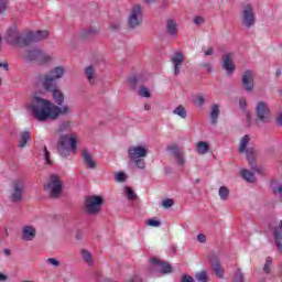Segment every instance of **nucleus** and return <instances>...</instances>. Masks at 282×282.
Returning a JSON list of instances; mask_svg holds the SVG:
<instances>
[{
	"label": "nucleus",
	"instance_id": "36",
	"mask_svg": "<svg viewBox=\"0 0 282 282\" xmlns=\"http://www.w3.org/2000/svg\"><path fill=\"white\" fill-rule=\"evenodd\" d=\"M138 94L141 98H151V90L147 86H140Z\"/></svg>",
	"mask_w": 282,
	"mask_h": 282
},
{
	"label": "nucleus",
	"instance_id": "3",
	"mask_svg": "<svg viewBox=\"0 0 282 282\" xmlns=\"http://www.w3.org/2000/svg\"><path fill=\"white\" fill-rule=\"evenodd\" d=\"M148 155L149 144L147 143H138L128 148V158L131 162H134L138 169H147V162H144V158Z\"/></svg>",
	"mask_w": 282,
	"mask_h": 282
},
{
	"label": "nucleus",
	"instance_id": "4",
	"mask_svg": "<svg viewBox=\"0 0 282 282\" xmlns=\"http://www.w3.org/2000/svg\"><path fill=\"white\" fill-rule=\"evenodd\" d=\"M251 142H252V137L250 134L243 135L239 141L238 151H239V153L247 154L248 163L250 164V166L254 173H257L258 175H263V170L261 167L257 166V164H254V161L257 159V153L250 152L248 150V147Z\"/></svg>",
	"mask_w": 282,
	"mask_h": 282
},
{
	"label": "nucleus",
	"instance_id": "18",
	"mask_svg": "<svg viewBox=\"0 0 282 282\" xmlns=\"http://www.w3.org/2000/svg\"><path fill=\"white\" fill-rule=\"evenodd\" d=\"M47 36H50V32L47 30L28 31L29 45H31V43H36L39 41H45Z\"/></svg>",
	"mask_w": 282,
	"mask_h": 282
},
{
	"label": "nucleus",
	"instance_id": "51",
	"mask_svg": "<svg viewBox=\"0 0 282 282\" xmlns=\"http://www.w3.org/2000/svg\"><path fill=\"white\" fill-rule=\"evenodd\" d=\"M98 29H88L84 31V36H89V34H97Z\"/></svg>",
	"mask_w": 282,
	"mask_h": 282
},
{
	"label": "nucleus",
	"instance_id": "34",
	"mask_svg": "<svg viewBox=\"0 0 282 282\" xmlns=\"http://www.w3.org/2000/svg\"><path fill=\"white\" fill-rule=\"evenodd\" d=\"M241 176L246 182H254L257 177L254 176V172H251L250 170H242L241 171Z\"/></svg>",
	"mask_w": 282,
	"mask_h": 282
},
{
	"label": "nucleus",
	"instance_id": "55",
	"mask_svg": "<svg viewBox=\"0 0 282 282\" xmlns=\"http://www.w3.org/2000/svg\"><path fill=\"white\" fill-rule=\"evenodd\" d=\"M247 105L248 104H247L245 98L239 99V106H240L241 109H246Z\"/></svg>",
	"mask_w": 282,
	"mask_h": 282
},
{
	"label": "nucleus",
	"instance_id": "54",
	"mask_svg": "<svg viewBox=\"0 0 282 282\" xmlns=\"http://www.w3.org/2000/svg\"><path fill=\"white\" fill-rule=\"evenodd\" d=\"M197 241H198L199 243H206V235H204V234H198V236H197Z\"/></svg>",
	"mask_w": 282,
	"mask_h": 282
},
{
	"label": "nucleus",
	"instance_id": "33",
	"mask_svg": "<svg viewBox=\"0 0 282 282\" xmlns=\"http://www.w3.org/2000/svg\"><path fill=\"white\" fill-rule=\"evenodd\" d=\"M210 263L214 268L215 274L219 278V279H224V269H221V265H219V262H215L213 260V258H210Z\"/></svg>",
	"mask_w": 282,
	"mask_h": 282
},
{
	"label": "nucleus",
	"instance_id": "8",
	"mask_svg": "<svg viewBox=\"0 0 282 282\" xmlns=\"http://www.w3.org/2000/svg\"><path fill=\"white\" fill-rule=\"evenodd\" d=\"M240 20L245 28H254L257 18L254 17V4L252 2H245L240 10Z\"/></svg>",
	"mask_w": 282,
	"mask_h": 282
},
{
	"label": "nucleus",
	"instance_id": "35",
	"mask_svg": "<svg viewBox=\"0 0 282 282\" xmlns=\"http://www.w3.org/2000/svg\"><path fill=\"white\" fill-rule=\"evenodd\" d=\"M123 193H124L127 199H129L130 202L135 200V197H138V195L135 194V192H133V189H132L131 187H129V186H126V187L123 188Z\"/></svg>",
	"mask_w": 282,
	"mask_h": 282
},
{
	"label": "nucleus",
	"instance_id": "6",
	"mask_svg": "<svg viewBox=\"0 0 282 282\" xmlns=\"http://www.w3.org/2000/svg\"><path fill=\"white\" fill-rule=\"evenodd\" d=\"M7 43L13 45L14 47H26L30 45V40L28 37V31L25 33L19 32L17 28H10L7 32Z\"/></svg>",
	"mask_w": 282,
	"mask_h": 282
},
{
	"label": "nucleus",
	"instance_id": "5",
	"mask_svg": "<svg viewBox=\"0 0 282 282\" xmlns=\"http://www.w3.org/2000/svg\"><path fill=\"white\" fill-rule=\"evenodd\" d=\"M44 191L50 197H61V193H63V178L58 174H52L44 184Z\"/></svg>",
	"mask_w": 282,
	"mask_h": 282
},
{
	"label": "nucleus",
	"instance_id": "24",
	"mask_svg": "<svg viewBox=\"0 0 282 282\" xmlns=\"http://www.w3.org/2000/svg\"><path fill=\"white\" fill-rule=\"evenodd\" d=\"M43 51L41 48H31L30 51H28V53L24 55V59L25 61H39V58L41 57V53Z\"/></svg>",
	"mask_w": 282,
	"mask_h": 282
},
{
	"label": "nucleus",
	"instance_id": "21",
	"mask_svg": "<svg viewBox=\"0 0 282 282\" xmlns=\"http://www.w3.org/2000/svg\"><path fill=\"white\" fill-rule=\"evenodd\" d=\"M167 151H174V160L178 166H184L186 164V158L180 151H177V144H171L167 147Z\"/></svg>",
	"mask_w": 282,
	"mask_h": 282
},
{
	"label": "nucleus",
	"instance_id": "25",
	"mask_svg": "<svg viewBox=\"0 0 282 282\" xmlns=\"http://www.w3.org/2000/svg\"><path fill=\"white\" fill-rule=\"evenodd\" d=\"M166 32L170 36H176L177 34V21L173 19H169L166 21Z\"/></svg>",
	"mask_w": 282,
	"mask_h": 282
},
{
	"label": "nucleus",
	"instance_id": "7",
	"mask_svg": "<svg viewBox=\"0 0 282 282\" xmlns=\"http://www.w3.org/2000/svg\"><path fill=\"white\" fill-rule=\"evenodd\" d=\"M64 66H55L48 73H46L42 78V87L44 89H53L54 85H56V80H61L63 76H65Z\"/></svg>",
	"mask_w": 282,
	"mask_h": 282
},
{
	"label": "nucleus",
	"instance_id": "53",
	"mask_svg": "<svg viewBox=\"0 0 282 282\" xmlns=\"http://www.w3.org/2000/svg\"><path fill=\"white\" fill-rule=\"evenodd\" d=\"M182 282H195V279L191 275H183L182 276Z\"/></svg>",
	"mask_w": 282,
	"mask_h": 282
},
{
	"label": "nucleus",
	"instance_id": "20",
	"mask_svg": "<svg viewBox=\"0 0 282 282\" xmlns=\"http://www.w3.org/2000/svg\"><path fill=\"white\" fill-rule=\"evenodd\" d=\"M46 91H50L52 94V98L55 102V105H63L65 102V95L56 85H54L52 88H44Z\"/></svg>",
	"mask_w": 282,
	"mask_h": 282
},
{
	"label": "nucleus",
	"instance_id": "31",
	"mask_svg": "<svg viewBox=\"0 0 282 282\" xmlns=\"http://www.w3.org/2000/svg\"><path fill=\"white\" fill-rule=\"evenodd\" d=\"M74 129V122L69 120L62 121L58 126L59 133H65V131H72Z\"/></svg>",
	"mask_w": 282,
	"mask_h": 282
},
{
	"label": "nucleus",
	"instance_id": "32",
	"mask_svg": "<svg viewBox=\"0 0 282 282\" xmlns=\"http://www.w3.org/2000/svg\"><path fill=\"white\" fill-rule=\"evenodd\" d=\"M218 195L221 202H228V198L230 197V188L227 186H220L218 189Z\"/></svg>",
	"mask_w": 282,
	"mask_h": 282
},
{
	"label": "nucleus",
	"instance_id": "10",
	"mask_svg": "<svg viewBox=\"0 0 282 282\" xmlns=\"http://www.w3.org/2000/svg\"><path fill=\"white\" fill-rule=\"evenodd\" d=\"M256 118L261 124H268L272 122V111L270 106L265 101H259L256 105Z\"/></svg>",
	"mask_w": 282,
	"mask_h": 282
},
{
	"label": "nucleus",
	"instance_id": "60",
	"mask_svg": "<svg viewBox=\"0 0 282 282\" xmlns=\"http://www.w3.org/2000/svg\"><path fill=\"white\" fill-rule=\"evenodd\" d=\"M144 109H145V111H151V105L145 104V105H144Z\"/></svg>",
	"mask_w": 282,
	"mask_h": 282
},
{
	"label": "nucleus",
	"instance_id": "44",
	"mask_svg": "<svg viewBox=\"0 0 282 282\" xmlns=\"http://www.w3.org/2000/svg\"><path fill=\"white\" fill-rule=\"evenodd\" d=\"M109 28L112 32H118L122 28V22H111Z\"/></svg>",
	"mask_w": 282,
	"mask_h": 282
},
{
	"label": "nucleus",
	"instance_id": "13",
	"mask_svg": "<svg viewBox=\"0 0 282 282\" xmlns=\"http://www.w3.org/2000/svg\"><path fill=\"white\" fill-rule=\"evenodd\" d=\"M25 191V182L23 180H15L11 184L10 199L11 202H21L23 199V192Z\"/></svg>",
	"mask_w": 282,
	"mask_h": 282
},
{
	"label": "nucleus",
	"instance_id": "28",
	"mask_svg": "<svg viewBox=\"0 0 282 282\" xmlns=\"http://www.w3.org/2000/svg\"><path fill=\"white\" fill-rule=\"evenodd\" d=\"M30 140H32V133H30V131L22 132L19 143L20 149H24V147H28V142H30Z\"/></svg>",
	"mask_w": 282,
	"mask_h": 282
},
{
	"label": "nucleus",
	"instance_id": "48",
	"mask_svg": "<svg viewBox=\"0 0 282 282\" xmlns=\"http://www.w3.org/2000/svg\"><path fill=\"white\" fill-rule=\"evenodd\" d=\"M202 67L204 68V69H206V72H213V64L210 63V62H204L203 64H202Z\"/></svg>",
	"mask_w": 282,
	"mask_h": 282
},
{
	"label": "nucleus",
	"instance_id": "38",
	"mask_svg": "<svg viewBox=\"0 0 282 282\" xmlns=\"http://www.w3.org/2000/svg\"><path fill=\"white\" fill-rule=\"evenodd\" d=\"M271 270H272V257H268L265 259L263 272H265V274H270Z\"/></svg>",
	"mask_w": 282,
	"mask_h": 282
},
{
	"label": "nucleus",
	"instance_id": "29",
	"mask_svg": "<svg viewBox=\"0 0 282 282\" xmlns=\"http://www.w3.org/2000/svg\"><path fill=\"white\" fill-rule=\"evenodd\" d=\"M219 113H220L219 105L218 104H214L212 106V110H210V121H212V124H217V118H219Z\"/></svg>",
	"mask_w": 282,
	"mask_h": 282
},
{
	"label": "nucleus",
	"instance_id": "61",
	"mask_svg": "<svg viewBox=\"0 0 282 282\" xmlns=\"http://www.w3.org/2000/svg\"><path fill=\"white\" fill-rule=\"evenodd\" d=\"M4 254H7V256L10 254V249H6Z\"/></svg>",
	"mask_w": 282,
	"mask_h": 282
},
{
	"label": "nucleus",
	"instance_id": "9",
	"mask_svg": "<svg viewBox=\"0 0 282 282\" xmlns=\"http://www.w3.org/2000/svg\"><path fill=\"white\" fill-rule=\"evenodd\" d=\"M143 19H144V12L142 11V6L133 4L127 18L128 25L132 30H135V28H140V25H142Z\"/></svg>",
	"mask_w": 282,
	"mask_h": 282
},
{
	"label": "nucleus",
	"instance_id": "27",
	"mask_svg": "<svg viewBox=\"0 0 282 282\" xmlns=\"http://www.w3.org/2000/svg\"><path fill=\"white\" fill-rule=\"evenodd\" d=\"M172 113L173 116H178V118L182 120H186V118H188V112L183 105H178L176 108H174Z\"/></svg>",
	"mask_w": 282,
	"mask_h": 282
},
{
	"label": "nucleus",
	"instance_id": "42",
	"mask_svg": "<svg viewBox=\"0 0 282 282\" xmlns=\"http://www.w3.org/2000/svg\"><path fill=\"white\" fill-rule=\"evenodd\" d=\"M46 263H48V265H52L53 268H61V260L56 258H48L46 260Z\"/></svg>",
	"mask_w": 282,
	"mask_h": 282
},
{
	"label": "nucleus",
	"instance_id": "1",
	"mask_svg": "<svg viewBox=\"0 0 282 282\" xmlns=\"http://www.w3.org/2000/svg\"><path fill=\"white\" fill-rule=\"evenodd\" d=\"M26 111L37 120V122L55 121L61 116H68L70 109L69 106H57L52 100L45 99L39 95H31L26 101Z\"/></svg>",
	"mask_w": 282,
	"mask_h": 282
},
{
	"label": "nucleus",
	"instance_id": "22",
	"mask_svg": "<svg viewBox=\"0 0 282 282\" xmlns=\"http://www.w3.org/2000/svg\"><path fill=\"white\" fill-rule=\"evenodd\" d=\"M195 151L198 155H206L210 152V144L206 141H199L196 143Z\"/></svg>",
	"mask_w": 282,
	"mask_h": 282
},
{
	"label": "nucleus",
	"instance_id": "45",
	"mask_svg": "<svg viewBox=\"0 0 282 282\" xmlns=\"http://www.w3.org/2000/svg\"><path fill=\"white\" fill-rule=\"evenodd\" d=\"M243 273H241V270H237L235 278H234V282H243Z\"/></svg>",
	"mask_w": 282,
	"mask_h": 282
},
{
	"label": "nucleus",
	"instance_id": "39",
	"mask_svg": "<svg viewBox=\"0 0 282 282\" xmlns=\"http://www.w3.org/2000/svg\"><path fill=\"white\" fill-rule=\"evenodd\" d=\"M115 182H127V174L124 172H116Z\"/></svg>",
	"mask_w": 282,
	"mask_h": 282
},
{
	"label": "nucleus",
	"instance_id": "23",
	"mask_svg": "<svg viewBox=\"0 0 282 282\" xmlns=\"http://www.w3.org/2000/svg\"><path fill=\"white\" fill-rule=\"evenodd\" d=\"M85 75H86L88 83H90V85H94V83H96V78H97L96 66H94V65L87 66L85 68Z\"/></svg>",
	"mask_w": 282,
	"mask_h": 282
},
{
	"label": "nucleus",
	"instance_id": "12",
	"mask_svg": "<svg viewBox=\"0 0 282 282\" xmlns=\"http://www.w3.org/2000/svg\"><path fill=\"white\" fill-rule=\"evenodd\" d=\"M149 270L151 274H171L172 272L171 264L155 257L150 258Z\"/></svg>",
	"mask_w": 282,
	"mask_h": 282
},
{
	"label": "nucleus",
	"instance_id": "56",
	"mask_svg": "<svg viewBox=\"0 0 282 282\" xmlns=\"http://www.w3.org/2000/svg\"><path fill=\"white\" fill-rule=\"evenodd\" d=\"M245 116L247 118L248 123L251 124L252 123V115H250V111H246Z\"/></svg>",
	"mask_w": 282,
	"mask_h": 282
},
{
	"label": "nucleus",
	"instance_id": "62",
	"mask_svg": "<svg viewBox=\"0 0 282 282\" xmlns=\"http://www.w3.org/2000/svg\"><path fill=\"white\" fill-rule=\"evenodd\" d=\"M147 1V3H153V1H155V0H145Z\"/></svg>",
	"mask_w": 282,
	"mask_h": 282
},
{
	"label": "nucleus",
	"instance_id": "49",
	"mask_svg": "<svg viewBox=\"0 0 282 282\" xmlns=\"http://www.w3.org/2000/svg\"><path fill=\"white\" fill-rule=\"evenodd\" d=\"M204 22H205V20H204L203 17H196V18L194 19V24H195V25H204Z\"/></svg>",
	"mask_w": 282,
	"mask_h": 282
},
{
	"label": "nucleus",
	"instance_id": "19",
	"mask_svg": "<svg viewBox=\"0 0 282 282\" xmlns=\"http://www.w3.org/2000/svg\"><path fill=\"white\" fill-rule=\"evenodd\" d=\"M82 160L84 162V165L86 166V169H96V166L98 165L96 163V159H94V154H91V151L84 149L82 151Z\"/></svg>",
	"mask_w": 282,
	"mask_h": 282
},
{
	"label": "nucleus",
	"instance_id": "16",
	"mask_svg": "<svg viewBox=\"0 0 282 282\" xmlns=\"http://www.w3.org/2000/svg\"><path fill=\"white\" fill-rule=\"evenodd\" d=\"M242 88L248 94L254 91V70H245L241 77Z\"/></svg>",
	"mask_w": 282,
	"mask_h": 282
},
{
	"label": "nucleus",
	"instance_id": "40",
	"mask_svg": "<svg viewBox=\"0 0 282 282\" xmlns=\"http://www.w3.org/2000/svg\"><path fill=\"white\" fill-rule=\"evenodd\" d=\"M145 224L147 226H151V228H160V226H162V223L154 218L148 219Z\"/></svg>",
	"mask_w": 282,
	"mask_h": 282
},
{
	"label": "nucleus",
	"instance_id": "52",
	"mask_svg": "<svg viewBox=\"0 0 282 282\" xmlns=\"http://www.w3.org/2000/svg\"><path fill=\"white\" fill-rule=\"evenodd\" d=\"M44 158L46 164H52V160H50V152L47 151V148L44 149Z\"/></svg>",
	"mask_w": 282,
	"mask_h": 282
},
{
	"label": "nucleus",
	"instance_id": "26",
	"mask_svg": "<svg viewBox=\"0 0 282 282\" xmlns=\"http://www.w3.org/2000/svg\"><path fill=\"white\" fill-rule=\"evenodd\" d=\"M54 61V55L50 53H42L40 54V57L37 59L39 65H50Z\"/></svg>",
	"mask_w": 282,
	"mask_h": 282
},
{
	"label": "nucleus",
	"instance_id": "17",
	"mask_svg": "<svg viewBox=\"0 0 282 282\" xmlns=\"http://www.w3.org/2000/svg\"><path fill=\"white\" fill-rule=\"evenodd\" d=\"M22 241H34L36 239V226L26 224L21 229Z\"/></svg>",
	"mask_w": 282,
	"mask_h": 282
},
{
	"label": "nucleus",
	"instance_id": "46",
	"mask_svg": "<svg viewBox=\"0 0 282 282\" xmlns=\"http://www.w3.org/2000/svg\"><path fill=\"white\" fill-rule=\"evenodd\" d=\"M128 282H143L142 278L137 273H133L129 279Z\"/></svg>",
	"mask_w": 282,
	"mask_h": 282
},
{
	"label": "nucleus",
	"instance_id": "50",
	"mask_svg": "<svg viewBox=\"0 0 282 282\" xmlns=\"http://www.w3.org/2000/svg\"><path fill=\"white\" fill-rule=\"evenodd\" d=\"M204 54H205V56H213V54H215V50L209 46L204 50Z\"/></svg>",
	"mask_w": 282,
	"mask_h": 282
},
{
	"label": "nucleus",
	"instance_id": "14",
	"mask_svg": "<svg viewBox=\"0 0 282 282\" xmlns=\"http://www.w3.org/2000/svg\"><path fill=\"white\" fill-rule=\"evenodd\" d=\"M235 52H228L223 55V69L226 70L228 76H232L237 69V66L235 65Z\"/></svg>",
	"mask_w": 282,
	"mask_h": 282
},
{
	"label": "nucleus",
	"instance_id": "59",
	"mask_svg": "<svg viewBox=\"0 0 282 282\" xmlns=\"http://www.w3.org/2000/svg\"><path fill=\"white\" fill-rule=\"evenodd\" d=\"M281 74H282L281 68H276V70H275L276 78H279L281 76Z\"/></svg>",
	"mask_w": 282,
	"mask_h": 282
},
{
	"label": "nucleus",
	"instance_id": "2",
	"mask_svg": "<svg viewBox=\"0 0 282 282\" xmlns=\"http://www.w3.org/2000/svg\"><path fill=\"white\" fill-rule=\"evenodd\" d=\"M79 140L80 135L76 132L61 135L57 142V152L62 158H69L70 153H76Z\"/></svg>",
	"mask_w": 282,
	"mask_h": 282
},
{
	"label": "nucleus",
	"instance_id": "63",
	"mask_svg": "<svg viewBox=\"0 0 282 282\" xmlns=\"http://www.w3.org/2000/svg\"><path fill=\"white\" fill-rule=\"evenodd\" d=\"M4 232H6V236L8 237V229H6Z\"/></svg>",
	"mask_w": 282,
	"mask_h": 282
},
{
	"label": "nucleus",
	"instance_id": "47",
	"mask_svg": "<svg viewBox=\"0 0 282 282\" xmlns=\"http://www.w3.org/2000/svg\"><path fill=\"white\" fill-rule=\"evenodd\" d=\"M173 204H174V202L171 198H167V199L162 202L163 208H171V206H173Z\"/></svg>",
	"mask_w": 282,
	"mask_h": 282
},
{
	"label": "nucleus",
	"instance_id": "15",
	"mask_svg": "<svg viewBox=\"0 0 282 282\" xmlns=\"http://www.w3.org/2000/svg\"><path fill=\"white\" fill-rule=\"evenodd\" d=\"M186 57L182 52H174L171 56V64L175 76L182 74V67H184V61Z\"/></svg>",
	"mask_w": 282,
	"mask_h": 282
},
{
	"label": "nucleus",
	"instance_id": "43",
	"mask_svg": "<svg viewBox=\"0 0 282 282\" xmlns=\"http://www.w3.org/2000/svg\"><path fill=\"white\" fill-rule=\"evenodd\" d=\"M8 1L9 0H0V14H4L8 11Z\"/></svg>",
	"mask_w": 282,
	"mask_h": 282
},
{
	"label": "nucleus",
	"instance_id": "30",
	"mask_svg": "<svg viewBox=\"0 0 282 282\" xmlns=\"http://www.w3.org/2000/svg\"><path fill=\"white\" fill-rule=\"evenodd\" d=\"M82 259L87 263V265H94V256H91V252L89 250L83 249L80 251Z\"/></svg>",
	"mask_w": 282,
	"mask_h": 282
},
{
	"label": "nucleus",
	"instance_id": "41",
	"mask_svg": "<svg viewBox=\"0 0 282 282\" xmlns=\"http://www.w3.org/2000/svg\"><path fill=\"white\" fill-rule=\"evenodd\" d=\"M194 102L197 105V107H203L204 102H206V97L204 95H197L194 98Z\"/></svg>",
	"mask_w": 282,
	"mask_h": 282
},
{
	"label": "nucleus",
	"instance_id": "37",
	"mask_svg": "<svg viewBox=\"0 0 282 282\" xmlns=\"http://www.w3.org/2000/svg\"><path fill=\"white\" fill-rule=\"evenodd\" d=\"M195 279L198 282H208V274L206 273V271H199L195 273Z\"/></svg>",
	"mask_w": 282,
	"mask_h": 282
},
{
	"label": "nucleus",
	"instance_id": "64",
	"mask_svg": "<svg viewBox=\"0 0 282 282\" xmlns=\"http://www.w3.org/2000/svg\"><path fill=\"white\" fill-rule=\"evenodd\" d=\"M3 67H8V64H4Z\"/></svg>",
	"mask_w": 282,
	"mask_h": 282
},
{
	"label": "nucleus",
	"instance_id": "57",
	"mask_svg": "<svg viewBox=\"0 0 282 282\" xmlns=\"http://www.w3.org/2000/svg\"><path fill=\"white\" fill-rule=\"evenodd\" d=\"M129 85H135L138 83V77L133 76L128 79Z\"/></svg>",
	"mask_w": 282,
	"mask_h": 282
},
{
	"label": "nucleus",
	"instance_id": "11",
	"mask_svg": "<svg viewBox=\"0 0 282 282\" xmlns=\"http://www.w3.org/2000/svg\"><path fill=\"white\" fill-rule=\"evenodd\" d=\"M102 204H105V198H102V196H88L85 200V210L88 215H98L100 208H102Z\"/></svg>",
	"mask_w": 282,
	"mask_h": 282
},
{
	"label": "nucleus",
	"instance_id": "58",
	"mask_svg": "<svg viewBox=\"0 0 282 282\" xmlns=\"http://www.w3.org/2000/svg\"><path fill=\"white\" fill-rule=\"evenodd\" d=\"M1 281H8V275L0 273V282Z\"/></svg>",
	"mask_w": 282,
	"mask_h": 282
}]
</instances>
